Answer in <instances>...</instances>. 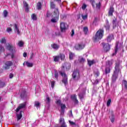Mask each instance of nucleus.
<instances>
[{"label": "nucleus", "mask_w": 127, "mask_h": 127, "mask_svg": "<svg viewBox=\"0 0 127 127\" xmlns=\"http://www.w3.org/2000/svg\"><path fill=\"white\" fill-rule=\"evenodd\" d=\"M121 69H122V66L120 64V62L116 63L114 73L112 77L113 82H115L116 80L118 79V76H119V74L121 72Z\"/></svg>", "instance_id": "1"}, {"label": "nucleus", "mask_w": 127, "mask_h": 127, "mask_svg": "<svg viewBox=\"0 0 127 127\" xmlns=\"http://www.w3.org/2000/svg\"><path fill=\"white\" fill-rule=\"evenodd\" d=\"M24 108H25V103L19 104V106L16 109V113L17 121H19V120L22 118V114H21L22 111H21V109H23Z\"/></svg>", "instance_id": "2"}, {"label": "nucleus", "mask_w": 127, "mask_h": 127, "mask_svg": "<svg viewBox=\"0 0 127 127\" xmlns=\"http://www.w3.org/2000/svg\"><path fill=\"white\" fill-rule=\"evenodd\" d=\"M104 35V30L102 29H100L98 30L94 37H93V41L94 42H97V41H99V40H101L102 38H103V36Z\"/></svg>", "instance_id": "3"}, {"label": "nucleus", "mask_w": 127, "mask_h": 127, "mask_svg": "<svg viewBox=\"0 0 127 127\" xmlns=\"http://www.w3.org/2000/svg\"><path fill=\"white\" fill-rule=\"evenodd\" d=\"M52 16L53 17L51 19V22H53V23L57 22L59 19V12H58V9H56V11H54Z\"/></svg>", "instance_id": "4"}, {"label": "nucleus", "mask_w": 127, "mask_h": 127, "mask_svg": "<svg viewBox=\"0 0 127 127\" xmlns=\"http://www.w3.org/2000/svg\"><path fill=\"white\" fill-rule=\"evenodd\" d=\"M6 49L9 50L11 52H12V54L11 55V58H14V53L16 52V50L15 47L12 46L11 44H8L6 46Z\"/></svg>", "instance_id": "5"}, {"label": "nucleus", "mask_w": 127, "mask_h": 127, "mask_svg": "<svg viewBox=\"0 0 127 127\" xmlns=\"http://www.w3.org/2000/svg\"><path fill=\"white\" fill-rule=\"evenodd\" d=\"M54 60L55 62H59V60H61V61H63L64 59H65V55L64 54H61L58 56H55L53 57Z\"/></svg>", "instance_id": "6"}, {"label": "nucleus", "mask_w": 127, "mask_h": 127, "mask_svg": "<svg viewBox=\"0 0 127 127\" xmlns=\"http://www.w3.org/2000/svg\"><path fill=\"white\" fill-rule=\"evenodd\" d=\"M56 104H57V105H58V106H59V105H61V115H64V113L65 112V109L66 108V106H65V104H61V101H60V100L57 101Z\"/></svg>", "instance_id": "7"}, {"label": "nucleus", "mask_w": 127, "mask_h": 127, "mask_svg": "<svg viewBox=\"0 0 127 127\" xmlns=\"http://www.w3.org/2000/svg\"><path fill=\"white\" fill-rule=\"evenodd\" d=\"M72 79L74 81H78L80 79V73L77 70L74 71L72 74Z\"/></svg>", "instance_id": "8"}, {"label": "nucleus", "mask_w": 127, "mask_h": 127, "mask_svg": "<svg viewBox=\"0 0 127 127\" xmlns=\"http://www.w3.org/2000/svg\"><path fill=\"white\" fill-rule=\"evenodd\" d=\"M75 48L76 50H82L85 48V44L83 43H79L75 45Z\"/></svg>", "instance_id": "9"}, {"label": "nucleus", "mask_w": 127, "mask_h": 127, "mask_svg": "<svg viewBox=\"0 0 127 127\" xmlns=\"http://www.w3.org/2000/svg\"><path fill=\"white\" fill-rule=\"evenodd\" d=\"M102 45L103 46V49L105 52L110 51V49H111V46H110L109 44H105L104 43H103Z\"/></svg>", "instance_id": "10"}, {"label": "nucleus", "mask_w": 127, "mask_h": 127, "mask_svg": "<svg viewBox=\"0 0 127 127\" xmlns=\"http://www.w3.org/2000/svg\"><path fill=\"white\" fill-rule=\"evenodd\" d=\"M61 74L62 77H63V82L65 85H67V84H68V78L67 77L66 73H65V72H61Z\"/></svg>", "instance_id": "11"}, {"label": "nucleus", "mask_w": 127, "mask_h": 127, "mask_svg": "<svg viewBox=\"0 0 127 127\" xmlns=\"http://www.w3.org/2000/svg\"><path fill=\"white\" fill-rule=\"evenodd\" d=\"M68 25L64 22H61L60 24L61 31L62 32H65Z\"/></svg>", "instance_id": "12"}, {"label": "nucleus", "mask_w": 127, "mask_h": 127, "mask_svg": "<svg viewBox=\"0 0 127 127\" xmlns=\"http://www.w3.org/2000/svg\"><path fill=\"white\" fill-rule=\"evenodd\" d=\"M60 124H61V127H67V125L66 123H65V120H64V118H62L61 116L60 119Z\"/></svg>", "instance_id": "13"}, {"label": "nucleus", "mask_w": 127, "mask_h": 127, "mask_svg": "<svg viewBox=\"0 0 127 127\" xmlns=\"http://www.w3.org/2000/svg\"><path fill=\"white\" fill-rule=\"evenodd\" d=\"M63 69H66V70H68L70 69V68H71V64H68L67 63H65L64 64L62 65Z\"/></svg>", "instance_id": "14"}, {"label": "nucleus", "mask_w": 127, "mask_h": 127, "mask_svg": "<svg viewBox=\"0 0 127 127\" xmlns=\"http://www.w3.org/2000/svg\"><path fill=\"white\" fill-rule=\"evenodd\" d=\"M12 64H13L12 62L10 61L6 62L5 63V65H4L5 69H9V67H10V66H12Z\"/></svg>", "instance_id": "15"}, {"label": "nucleus", "mask_w": 127, "mask_h": 127, "mask_svg": "<svg viewBox=\"0 0 127 127\" xmlns=\"http://www.w3.org/2000/svg\"><path fill=\"white\" fill-rule=\"evenodd\" d=\"M23 66H25L26 65L27 67H33V64L32 63H29L28 62H26L23 63Z\"/></svg>", "instance_id": "16"}, {"label": "nucleus", "mask_w": 127, "mask_h": 127, "mask_svg": "<svg viewBox=\"0 0 127 127\" xmlns=\"http://www.w3.org/2000/svg\"><path fill=\"white\" fill-rule=\"evenodd\" d=\"M71 98L72 100H73V101H74L75 102V104H78V103H79V102L77 100V95H76L75 94L72 95H71Z\"/></svg>", "instance_id": "17"}, {"label": "nucleus", "mask_w": 127, "mask_h": 127, "mask_svg": "<svg viewBox=\"0 0 127 127\" xmlns=\"http://www.w3.org/2000/svg\"><path fill=\"white\" fill-rule=\"evenodd\" d=\"M113 63H114V61L113 60L108 61L106 63V66L107 67H111V66H112V65H113Z\"/></svg>", "instance_id": "18"}, {"label": "nucleus", "mask_w": 127, "mask_h": 127, "mask_svg": "<svg viewBox=\"0 0 127 127\" xmlns=\"http://www.w3.org/2000/svg\"><path fill=\"white\" fill-rule=\"evenodd\" d=\"M122 87L126 90H127V81L123 80L122 81Z\"/></svg>", "instance_id": "19"}, {"label": "nucleus", "mask_w": 127, "mask_h": 127, "mask_svg": "<svg viewBox=\"0 0 127 127\" xmlns=\"http://www.w3.org/2000/svg\"><path fill=\"white\" fill-rule=\"evenodd\" d=\"M51 46L52 48L55 50H58V49H59V45L56 44H52Z\"/></svg>", "instance_id": "20"}, {"label": "nucleus", "mask_w": 127, "mask_h": 127, "mask_svg": "<svg viewBox=\"0 0 127 127\" xmlns=\"http://www.w3.org/2000/svg\"><path fill=\"white\" fill-rule=\"evenodd\" d=\"M113 39H114V35L113 34L110 35L107 37L108 42H111V41H112V40H113Z\"/></svg>", "instance_id": "21"}, {"label": "nucleus", "mask_w": 127, "mask_h": 127, "mask_svg": "<svg viewBox=\"0 0 127 127\" xmlns=\"http://www.w3.org/2000/svg\"><path fill=\"white\" fill-rule=\"evenodd\" d=\"M0 43L1 44H5L6 43V39H5V37H3L0 39Z\"/></svg>", "instance_id": "22"}, {"label": "nucleus", "mask_w": 127, "mask_h": 127, "mask_svg": "<svg viewBox=\"0 0 127 127\" xmlns=\"http://www.w3.org/2000/svg\"><path fill=\"white\" fill-rule=\"evenodd\" d=\"M94 74L95 77H99V75H100V72L99 70L96 68L94 71Z\"/></svg>", "instance_id": "23"}, {"label": "nucleus", "mask_w": 127, "mask_h": 127, "mask_svg": "<svg viewBox=\"0 0 127 127\" xmlns=\"http://www.w3.org/2000/svg\"><path fill=\"white\" fill-rule=\"evenodd\" d=\"M23 3H24V7L25 9V11H27V12L29 10L28 4H27V3H26V2L25 1H24Z\"/></svg>", "instance_id": "24"}, {"label": "nucleus", "mask_w": 127, "mask_h": 127, "mask_svg": "<svg viewBox=\"0 0 127 127\" xmlns=\"http://www.w3.org/2000/svg\"><path fill=\"white\" fill-rule=\"evenodd\" d=\"M24 44V43H23L22 41H20L17 43V45L19 47H23Z\"/></svg>", "instance_id": "25"}, {"label": "nucleus", "mask_w": 127, "mask_h": 127, "mask_svg": "<svg viewBox=\"0 0 127 127\" xmlns=\"http://www.w3.org/2000/svg\"><path fill=\"white\" fill-rule=\"evenodd\" d=\"M110 72H111V67H110V66H106V68L105 69L106 74H108V73H110Z\"/></svg>", "instance_id": "26"}, {"label": "nucleus", "mask_w": 127, "mask_h": 127, "mask_svg": "<svg viewBox=\"0 0 127 127\" xmlns=\"http://www.w3.org/2000/svg\"><path fill=\"white\" fill-rule=\"evenodd\" d=\"M14 27L15 32H17V34H19V33H20V32H19V30L18 29L17 25L16 24H15L14 25Z\"/></svg>", "instance_id": "27"}, {"label": "nucleus", "mask_w": 127, "mask_h": 127, "mask_svg": "<svg viewBox=\"0 0 127 127\" xmlns=\"http://www.w3.org/2000/svg\"><path fill=\"white\" fill-rule=\"evenodd\" d=\"M74 56H75V55H74V54H73L72 53H69V58L70 60H73V58H74Z\"/></svg>", "instance_id": "28"}, {"label": "nucleus", "mask_w": 127, "mask_h": 127, "mask_svg": "<svg viewBox=\"0 0 127 127\" xmlns=\"http://www.w3.org/2000/svg\"><path fill=\"white\" fill-rule=\"evenodd\" d=\"M88 64L89 66H92L93 64H95V61H88Z\"/></svg>", "instance_id": "29"}, {"label": "nucleus", "mask_w": 127, "mask_h": 127, "mask_svg": "<svg viewBox=\"0 0 127 127\" xmlns=\"http://www.w3.org/2000/svg\"><path fill=\"white\" fill-rule=\"evenodd\" d=\"M2 52H4V48H3L2 45H0V54H1Z\"/></svg>", "instance_id": "30"}, {"label": "nucleus", "mask_w": 127, "mask_h": 127, "mask_svg": "<svg viewBox=\"0 0 127 127\" xmlns=\"http://www.w3.org/2000/svg\"><path fill=\"white\" fill-rule=\"evenodd\" d=\"M78 61L80 63H84V62H85V59H84V58H82L81 57H79V59H78Z\"/></svg>", "instance_id": "31"}, {"label": "nucleus", "mask_w": 127, "mask_h": 127, "mask_svg": "<svg viewBox=\"0 0 127 127\" xmlns=\"http://www.w3.org/2000/svg\"><path fill=\"white\" fill-rule=\"evenodd\" d=\"M45 101L46 104H47L48 105H49V104H50V98L48 96H47L46 99Z\"/></svg>", "instance_id": "32"}, {"label": "nucleus", "mask_w": 127, "mask_h": 127, "mask_svg": "<svg viewBox=\"0 0 127 127\" xmlns=\"http://www.w3.org/2000/svg\"><path fill=\"white\" fill-rule=\"evenodd\" d=\"M31 18L33 19V20H37V17L36 16V14H33L31 15Z\"/></svg>", "instance_id": "33"}, {"label": "nucleus", "mask_w": 127, "mask_h": 127, "mask_svg": "<svg viewBox=\"0 0 127 127\" xmlns=\"http://www.w3.org/2000/svg\"><path fill=\"white\" fill-rule=\"evenodd\" d=\"M8 14V12L6 10H4L3 12V15L4 17H6Z\"/></svg>", "instance_id": "34"}, {"label": "nucleus", "mask_w": 127, "mask_h": 127, "mask_svg": "<svg viewBox=\"0 0 127 127\" xmlns=\"http://www.w3.org/2000/svg\"><path fill=\"white\" fill-rule=\"evenodd\" d=\"M113 12H114V8L111 7L109 12V15H113Z\"/></svg>", "instance_id": "35"}, {"label": "nucleus", "mask_w": 127, "mask_h": 127, "mask_svg": "<svg viewBox=\"0 0 127 127\" xmlns=\"http://www.w3.org/2000/svg\"><path fill=\"white\" fill-rule=\"evenodd\" d=\"M105 27L107 30L110 29V25H109V21L108 20H106V25Z\"/></svg>", "instance_id": "36"}, {"label": "nucleus", "mask_w": 127, "mask_h": 127, "mask_svg": "<svg viewBox=\"0 0 127 127\" xmlns=\"http://www.w3.org/2000/svg\"><path fill=\"white\" fill-rule=\"evenodd\" d=\"M83 31L85 34H88V27H84L83 28Z\"/></svg>", "instance_id": "37"}, {"label": "nucleus", "mask_w": 127, "mask_h": 127, "mask_svg": "<svg viewBox=\"0 0 127 127\" xmlns=\"http://www.w3.org/2000/svg\"><path fill=\"white\" fill-rule=\"evenodd\" d=\"M40 106V103L38 101L35 102V107L36 108H39Z\"/></svg>", "instance_id": "38"}, {"label": "nucleus", "mask_w": 127, "mask_h": 127, "mask_svg": "<svg viewBox=\"0 0 127 127\" xmlns=\"http://www.w3.org/2000/svg\"><path fill=\"white\" fill-rule=\"evenodd\" d=\"M41 3L38 2L37 4V9H41Z\"/></svg>", "instance_id": "39"}, {"label": "nucleus", "mask_w": 127, "mask_h": 127, "mask_svg": "<svg viewBox=\"0 0 127 127\" xmlns=\"http://www.w3.org/2000/svg\"><path fill=\"white\" fill-rule=\"evenodd\" d=\"M51 86L52 89L54 88V86H55V81H51Z\"/></svg>", "instance_id": "40"}, {"label": "nucleus", "mask_w": 127, "mask_h": 127, "mask_svg": "<svg viewBox=\"0 0 127 127\" xmlns=\"http://www.w3.org/2000/svg\"><path fill=\"white\" fill-rule=\"evenodd\" d=\"M96 9H100V7H101V3L99 2L98 3H96Z\"/></svg>", "instance_id": "41"}, {"label": "nucleus", "mask_w": 127, "mask_h": 127, "mask_svg": "<svg viewBox=\"0 0 127 127\" xmlns=\"http://www.w3.org/2000/svg\"><path fill=\"white\" fill-rule=\"evenodd\" d=\"M112 102V100L111 99H109L107 102V107H109L111 105V103Z\"/></svg>", "instance_id": "42"}, {"label": "nucleus", "mask_w": 127, "mask_h": 127, "mask_svg": "<svg viewBox=\"0 0 127 127\" xmlns=\"http://www.w3.org/2000/svg\"><path fill=\"white\" fill-rule=\"evenodd\" d=\"M78 96L80 99H83V98H84V96H85V93H80Z\"/></svg>", "instance_id": "43"}, {"label": "nucleus", "mask_w": 127, "mask_h": 127, "mask_svg": "<svg viewBox=\"0 0 127 127\" xmlns=\"http://www.w3.org/2000/svg\"><path fill=\"white\" fill-rule=\"evenodd\" d=\"M55 78L58 80V72L57 71H55Z\"/></svg>", "instance_id": "44"}, {"label": "nucleus", "mask_w": 127, "mask_h": 127, "mask_svg": "<svg viewBox=\"0 0 127 127\" xmlns=\"http://www.w3.org/2000/svg\"><path fill=\"white\" fill-rule=\"evenodd\" d=\"M86 8H87V5L85 3L83 4L82 6V9L83 10H85V9H86Z\"/></svg>", "instance_id": "45"}, {"label": "nucleus", "mask_w": 127, "mask_h": 127, "mask_svg": "<svg viewBox=\"0 0 127 127\" xmlns=\"http://www.w3.org/2000/svg\"><path fill=\"white\" fill-rule=\"evenodd\" d=\"M111 122L112 123H114L115 122V116H112L110 118Z\"/></svg>", "instance_id": "46"}, {"label": "nucleus", "mask_w": 127, "mask_h": 127, "mask_svg": "<svg viewBox=\"0 0 127 127\" xmlns=\"http://www.w3.org/2000/svg\"><path fill=\"white\" fill-rule=\"evenodd\" d=\"M51 8H55V4H54V2H51Z\"/></svg>", "instance_id": "47"}, {"label": "nucleus", "mask_w": 127, "mask_h": 127, "mask_svg": "<svg viewBox=\"0 0 127 127\" xmlns=\"http://www.w3.org/2000/svg\"><path fill=\"white\" fill-rule=\"evenodd\" d=\"M117 21V19H114L113 21V28H116V22Z\"/></svg>", "instance_id": "48"}, {"label": "nucleus", "mask_w": 127, "mask_h": 127, "mask_svg": "<svg viewBox=\"0 0 127 127\" xmlns=\"http://www.w3.org/2000/svg\"><path fill=\"white\" fill-rule=\"evenodd\" d=\"M12 31V29H11V28L10 27H8L6 29L7 32H8V33L11 32Z\"/></svg>", "instance_id": "49"}, {"label": "nucleus", "mask_w": 127, "mask_h": 127, "mask_svg": "<svg viewBox=\"0 0 127 127\" xmlns=\"http://www.w3.org/2000/svg\"><path fill=\"white\" fill-rule=\"evenodd\" d=\"M4 83L3 82H1L0 81V88H2V87L4 86Z\"/></svg>", "instance_id": "50"}, {"label": "nucleus", "mask_w": 127, "mask_h": 127, "mask_svg": "<svg viewBox=\"0 0 127 127\" xmlns=\"http://www.w3.org/2000/svg\"><path fill=\"white\" fill-rule=\"evenodd\" d=\"M90 2L92 3V6L95 7V0H90Z\"/></svg>", "instance_id": "51"}, {"label": "nucleus", "mask_w": 127, "mask_h": 127, "mask_svg": "<svg viewBox=\"0 0 127 127\" xmlns=\"http://www.w3.org/2000/svg\"><path fill=\"white\" fill-rule=\"evenodd\" d=\"M117 52H118V45H116L115 48V53L113 54V56L116 55L117 54Z\"/></svg>", "instance_id": "52"}, {"label": "nucleus", "mask_w": 127, "mask_h": 127, "mask_svg": "<svg viewBox=\"0 0 127 127\" xmlns=\"http://www.w3.org/2000/svg\"><path fill=\"white\" fill-rule=\"evenodd\" d=\"M68 122L71 126H76V123H75L74 122H73L71 121H69Z\"/></svg>", "instance_id": "53"}, {"label": "nucleus", "mask_w": 127, "mask_h": 127, "mask_svg": "<svg viewBox=\"0 0 127 127\" xmlns=\"http://www.w3.org/2000/svg\"><path fill=\"white\" fill-rule=\"evenodd\" d=\"M25 96V91H24L21 94V98H23Z\"/></svg>", "instance_id": "54"}, {"label": "nucleus", "mask_w": 127, "mask_h": 127, "mask_svg": "<svg viewBox=\"0 0 127 127\" xmlns=\"http://www.w3.org/2000/svg\"><path fill=\"white\" fill-rule=\"evenodd\" d=\"M50 16H51V13H50L49 12H48L47 13V17H50Z\"/></svg>", "instance_id": "55"}, {"label": "nucleus", "mask_w": 127, "mask_h": 127, "mask_svg": "<svg viewBox=\"0 0 127 127\" xmlns=\"http://www.w3.org/2000/svg\"><path fill=\"white\" fill-rule=\"evenodd\" d=\"M82 18L83 19H87V15H82Z\"/></svg>", "instance_id": "56"}, {"label": "nucleus", "mask_w": 127, "mask_h": 127, "mask_svg": "<svg viewBox=\"0 0 127 127\" xmlns=\"http://www.w3.org/2000/svg\"><path fill=\"white\" fill-rule=\"evenodd\" d=\"M74 34H75V32L74 31V30H72L71 36H74Z\"/></svg>", "instance_id": "57"}, {"label": "nucleus", "mask_w": 127, "mask_h": 127, "mask_svg": "<svg viewBox=\"0 0 127 127\" xmlns=\"http://www.w3.org/2000/svg\"><path fill=\"white\" fill-rule=\"evenodd\" d=\"M13 74H12V73H10V74H9V78H10V79H11L12 78H13Z\"/></svg>", "instance_id": "58"}, {"label": "nucleus", "mask_w": 127, "mask_h": 127, "mask_svg": "<svg viewBox=\"0 0 127 127\" xmlns=\"http://www.w3.org/2000/svg\"><path fill=\"white\" fill-rule=\"evenodd\" d=\"M99 82H100V80L96 79V80H95V81L94 82V84H98L99 83Z\"/></svg>", "instance_id": "59"}, {"label": "nucleus", "mask_w": 127, "mask_h": 127, "mask_svg": "<svg viewBox=\"0 0 127 127\" xmlns=\"http://www.w3.org/2000/svg\"><path fill=\"white\" fill-rule=\"evenodd\" d=\"M23 57H26V56H27V54H26V53H23Z\"/></svg>", "instance_id": "60"}, {"label": "nucleus", "mask_w": 127, "mask_h": 127, "mask_svg": "<svg viewBox=\"0 0 127 127\" xmlns=\"http://www.w3.org/2000/svg\"><path fill=\"white\" fill-rule=\"evenodd\" d=\"M33 55H34V54H33V53H32V54H31V57H30L31 59H32V58H33Z\"/></svg>", "instance_id": "61"}, {"label": "nucleus", "mask_w": 127, "mask_h": 127, "mask_svg": "<svg viewBox=\"0 0 127 127\" xmlns=\"http://www.w3.org/2000/svg\"><path fill=\"white\" fill-rule=\"evenodd\" d=\"M56 0V1H58V2H61V0Z\"/></svg>", "instance_id": "62"}, {"label": "nucleus", "mask_w": 127, "mask_h": 127, "mask_svg": "<svg viewBox=\"0 0 127 127\" xmlns=\"http://www.w3.org/2000/svg\"><path fill=\"white\" fill-rule=\"evenodd\" d=\"M23 91H25V90L23 89Z\"/></svg>", "instance_id": "63"}]
</instances>
